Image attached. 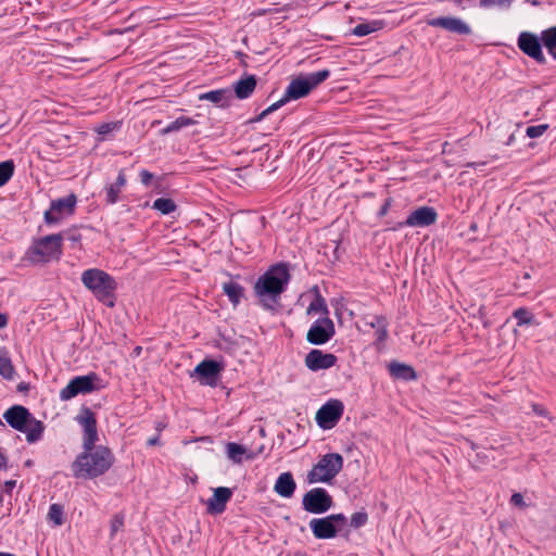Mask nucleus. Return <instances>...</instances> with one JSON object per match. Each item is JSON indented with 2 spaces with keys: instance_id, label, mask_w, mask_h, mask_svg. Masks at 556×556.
<instances>
[{
  "instance_id": "obj_39",
  "label": "nucleus",
  "mask_w": 556,
  "mask_h": 556,
  "mask_svg": "<svg viewBox=\"0 0 556 556\" xmlns=\"http://www.w3.org/2000/svg\"><path fill=\"white\" fill-rule=\"evenodd\" d=\"M121 189L110 184L105 187V202L108 204H115L119 200Z\"/></svg>"
},
{
  "instance_id": "obj_40",
  "label": "nucleus",
  "mask_w": 556,
  "mask_h": 556,
  "mask_svg": "<svg viewBox=\"0 0 556 556\" xmlns=\"http://www.w3.org/2000/svg\"><path fill=\"white\" fill-rule=\"evenodd\" d=\"M513 0H480L479 5L483 9L493 7L507 9L510 7Z\"/></svg>"
},
{
  "instance_id": "obj_23",
  "label": "nucleus",
  "mask_w": 556,
  "mask_h": 556,
  "mask_svg": "<svg viewBox=\"0 0 556 556\" xmlns=\"http://www.w3.org/2000/svg\"><path fill=\"white\" fill-rule=\"evenodd\" d=\"M224 294L227 295L232 307L236 308L244 298L245 289L235 280L226 281L222 285Z\"/></svg>"
},
{
  "instance_id": "obj_29",
  "label": "nucleus",
  "mask_w": 556,
  "mask_h": 556,
  "mask_svg": "<svg viewBox=\"0 0 556 556\" xmlns=\"http://www.w3.org/2000/svg\"><path fill=\"white\" fill-rule=\"evenodd\" d=\"M195 123L197 122L193 118H191L189 116L181 115V116L177 117L175 121L170 122L165 128H163L161 130V134L168 135L172 132H176L185 127L192 126Z\"/></svg>"
},
{
  "instance_id": "obj_16",
  "label": "nucleus",
  "mask_w": 556,
  "mask_h": 556,
  "mask_svg": "<svg viewBox=\"0 0 556 556\" xmlns=\"http://www.w3.org/2000/svg\"><path fill=\"white\" fill-rule=\"evenodd\" d=\"M517 46L521 52L533 59L539 64L546 63V58L542 51L543 42L541 40V36L539 37L530 31H521L517 39Z\"/></svg>"
},
{
  "instance_id": "obj_36",
  "label": "nucleus",
  "mask_w": 556,
  "mask_h": 556,
  "mask_svg": "<svg viewBox=\"0 0 556 556\" xmlns=\"http://www.w3.org/2000/svg\"><path fill=\"white\" fill-rule=\"evenodd\" d=\"M63 515H64V509L61 504L55 503V504L50 505L49 511H48L49 521L53 522L55 526H61L64 522Z\"/></svg>"
},
{
  "instance_id": "obj_20",
  "label": "nucleus",
  "mask_w": 556,
  "mask_h": 556,
  "mask_svg": "<svg viewBox=\"0 0 556 556\" xmlns=\"http://www.w3.org/2000/svg\"><path fill=\"white\" fill-rule=\"evenodd\" d=\"M232 496V491L226 486H218L214 490L213 496L207 501L206 510L211 515H220L226 510L227 503Z\"/></svg>"
},
{
  "instance_id": "obj_9",
  "label": "nucleus",
  "mask_w": 556,
  "mask_h": 556,
  "mask_svg": "<svg viewBox=\"0 0 556 556\" xmlns=\"http://www.w3.org/2000/svg\"><path fill=\"white\" fill-rule=\"evenodd\" d=\"M99 380L100 379L96 372H90L85 376H76L60 391V400L70 401L78 394L91 393L99 389L94 384V382Z\"/></svg>"
},
{
  "instance_id": "obj_46",
  "label": "nucleus",
  "mask_w": 556,
  "mask_h": 556,
  "mask_svg": "<svg viewBox=\"0 0 556 556\" xmlns=\"http://www.w3.org/2000/svg\"><path fill=\"white\" fill-rule=\"evenodd\" d=\"M392 204V199L388 198L378 211V216L383 217L388 214Z\"/></svg>"
},
{
  "instance_id": "obj_13",
  "label": "nucleus",
  "mask_w": 556,
  "mask_h": 556,
  "mask_svg": "<svg viewBox=\"0 0 556 556\" xmlns=\"http://www.w3.org/2000/svg\"><path fill=\"white\" fill-rule=\"evenodd\" d=\"M223 370V363L214 359H204L195 366L190 377H197L202 386L216 387Z\"/></svg>"
},
{
  "instance_id": "obj_17",
  "label": "nucleus",
  "mask_w": 556,
  "mask_h": 556,
  "mask_svg": "<svg viewBox=\"0 0 556 556\" xmlns=\"http://www.w3.org/2000/svg\"><path fill=\"white\" fill-rule=\"evenodd\" d=\"M438 219L437 211L431 206H421L413 211L405 222L399 223L392 227L393 230L401 229L403 227H428L434 224Z\"/></svg>"
},
{
  "instance_id": "obj_10",
  "label": "nucleus",
  "mask_w": 556,
  "mask_h": 556,
  "mask_svg": "<svg viewBox=\"0 0 556 556\" xmlns=\"http://www.w3.org/2000/svg\"><path fill=\"white\" fill-rule=\"evenodd\" d=\"M77 204V197L71 193L66 197L52 200L50 208L43 214L47 225H56L62 218L74 214Z\"/></svg>"
},
{
  "instance_id": "obj_53",
  "label": "nucleus",
  "mask_w": 556,
  "mask_h": 556,
  "mask_svg": "<svg viewBox=\"0 0 556 556\" xmlns=\"http://www.w3.org/2000/svg\"><path fill=\"white\" fill-rule=\"evenodd\" d=\"M15 484H16V481H14V480H10V481L5 482V486L9 490L13 489L15 486Z\"/></svg>"
},
{
  "instance_id": "obj_42",
  "label": "nucleus",
  "mask_w": 556,
  "mask_h": 556,
  "mask_svg": "<svg viewBox=\"0 0 556 556\" xmlns=\"http://www.w3.org/2000/svg\"><path fill=\"white\" fill-rule=\"evenodd\" d=\"M58 235H63V241L67 240L72 243L79 242L81 240V235L76 229H67Z\"/></svg>"
},
{
  "instance_id": "obj_4",
  "label": "nucleus",
  "mask_w": 556,
  "mask_h": 556,
  "mask_svg": "<svg viewBox=\"0 0 556 556\" xmlns=\"http://www.w3.org/2000/svg\"><path fill=\"white\" fill-rule=\"evenodd\" d=\"M3 419L14 430L26 434L29 444L37 443L43 437L45 425L23 405H13L3 413Z\"/></svg>"
},
{
  "instance_id": "obj_34",
  "label": "nucleus",
  "mask_w": 556,
  "mask_h": 556,
  "mask_svg": "<svg viewBox=\"0 0 556 556\" xmlns=\"http://www.w3.org/2000/svg\"><path fill=\"white\" fill-rule=\"evenodd\" d=\"M15 370L12 365V362L5 352L0 353V376H2L7 380H12L14 378Z\"/></svg>"
},
{
  "instance_id": "obj_22",
  "label": "nucleus",
  "mask_w": 556,
  "mask_h": 556,
  "mask_svg": "<svg viewBox=\"0 0 556 556\" xmlns=\"http://www.w3.org/2000/svg\"><path fill=\"white\" fill-rule=\"evenodd\" d=\"M366 325L376 330L375 345L379 348L388 339V319L382 315H374Z\"/></svg>"
},
{
  "instance_id": "obj_37",
  "label": "nucleus",
  "mask_w": 556,
  "mask_h": 556,
  "mask_svg": "<svg viewBox=\"0 0 556 556\" xmlns=\"http://www.w3.org/2000/svg\"><path fill=\"white\" fill-rule=\"evenodd\" d=\"M124 528V515L115 514L110 522V536L111 539L115 538L118 531Z\"/></svg>"
},
{
  "instance_id": "obj_1",
  "label": "nucleus",
  "mask_w": 556,
  "mask_h": 556,
  "mask_svg": "<svg viewBox=\"0 0 556 556\" xmlns=\"http://www.w3.org/2000/svg\"><path fill=\"white\" fill-rule=\"evenodd\" d=\"M291 275L289 264L280 262L271 265L254 283L253 291L257 304L265 311H276L281 294L287 290Z\"/></svg>"
},
{
  "instance_id": "obj_52",
  "label": "nucleus",
  "mask_w": 556,
  "mask_h": 556,
  "mask_svg": "<svg viewBox=\"0 0 556 556\" xmlns=\"http://www.w3.org/2000/svg\"><path fill=\"white\" fill-rule=\"evenodd\" d=\"M28 389H29V384L26 382H21L17 384V391H20V392L28 391Z\"/></svg>"
},
{
  "instance_id": "obj_21",
  "label": "nucleus",
  "mask_w": 556,
  "mask_h": 556,
  "mask_svg": "<svg viewBox=\"0 0 556 556\" xmlns=\"http://www.w3.org/2000/svg\"><path fill=\"white\" fill-rule=\"evenodd\" d=\"M295 489L296 483L293 479L292 473L289 471L280 473L274 485V491L285 498L292 497Z\"/></svg>"
},
{
  "instance_id": "obj_49",
  "label": "nucleus",
  "mask_w": 556,
  "mask_h": 556,
  "mask_svg": "<svg viewBox=\"0 0 556 556\" xmlns=\"http://www.w3.org/2000/svg\"><path fill=\"white\" fill-rule=\"evenodd\" d=\"M8 468V457L0 448V470H5Z\"/></svg>"
},
{
  "instance_id": "obj_35",
  "label": "nucleus",
  "mask_w": 556,
  "mask_h": 556,
  "mask_svg": "<svg viewBox=\"0 0 556 556\" xmlns=\"http://www.w3.org/2000/svg\"><path fill=\"white\" fill-rule=\"evenodd\" d=\"M14 169L15 165L12 160L0 163V187L4 186L12 178Z\"/></svg>"
},
{
  "instance_id": "obj_14",
  "label": "nucleus",
  "mask_w": 556,
  "mask_h": 556,
  "mask_svg": "<svg viewBox=\"0 0 556 556\" xmlns=\"http://www.w3.org/2000/svg\"><path fill=\"white\" fill-rule=\"evenodd\" d=\"M344 405L340 400L327 401L316 413V422L324 429H332L341 419Z\"/></svg>"
},
{
  "instance_id": "obj_32",
  "label": "nucleus",
  "mask_w": 556,
  "mask_h": 556,
  "mask_svg": "<svg viewBox=\"0 0 556 556\" xmlns=\"http://www.w3.org/2000/svg\"><path fill=\"white\" fill-rule=\"evenodd\" d=\"M513 317L517 320L518 326L538 325L534 315L526 307H518L514 311Z\"/></svg>"
},
{
  "instance_id": "obj_44",
  "label": "nucleus",
  "mask_w": 556,
  "mask_h": 556,
  "mask_svg": "<svg viewBox=\"0 0 556 556\" xmlns=\"http://www.w3.org/2000/svg\"><path fill=\"white\" fill-rule=\"evenodd\" d=\"M139 176H140L141 184L144 185L146 187L150 186V184L154 177V175L147 169H141L139 173Z\"/></svg>"
},
{
  "instance_id": "obj_45",
  "label": "nucleus",
  "mask_w": 556,
  "mask_h": 556,
  "mask_svg": "<svg viewBox=\"0 0 556 556\" xmlns=\"http://www.w3.org/2000/svg\"><path fill=\"white\" fill-rule=\"evenodd\" d=\"M113 185L115 187H117L118 189L123 190V188L125 187L126 185V176H125V173L124 170H119L118 175H117V178L115 180V182H113Z\"/></svg>"
},
{
  "instance_id": "obj_54",
  "label": "nucleus",
  "mask_w": 556,
  "mask_h": 556,
  "mask_svg": "<svg viewBox=\"0 0 556 556\" xmlns=\"http://www.w3.org/2000/svg\"><path fill=\"white\" fill-rule=\"evenodd\" d=\"M135 352L137 353V355H139V354H140V352H141V348H140V346H137V348L135 349Z\"/></svg>"
},
{
  "instance_id": "obj_41",
  "label": "nucleus",
  "mask_w": 556,
  "mask_h": 556,
  "mask_svg": "<svg viewBox=\"0 0 556 556\" xmlns=\"http://www.w3.org/2000/svg\"><path fill=\"white\" fill-rule=\"evenodd\" d=\"M548 128L547 124H540L527 127L526 134L530 138L541 137Z\"/></svg>"
},
{
  "instance_id": "obj_38",
  "label": "nucleus",
  "mask_w": 556,
  "mask_h": 556,
  "mask_svg": "<svg viewBox=\"0 0 556 556\" xmlns=\"http://www.w3.org/2000/svg\"><path fill=\"white\" fill-rule=\"evenodd\" d=\"M368 521V514L364 510L356 511L351 516L350 525L354 529L364 527Z\"/></svg>"
},
{
  "instance_id": "obj_11",
  "label": "nucleus",
  "mask_w": 556,
  "mask_h": 556,
  "mask_svg": "<svg viewBox=\"0 0 556 556\" xmlns=\"http://www.w3.org/2000/svg\"><path fill=\"white\" fill-rule=\"evenodd\" d=\"M74 419L83 429V448L90 450L99 441L96 414L81 406Z\"/></svg>"
},
{
  "instance_id": "obj_8",
  "label": "nucleus",
  "mask_w": 556,
  "mask_h": 556,
  "mask_svg": "<svg viewBox=\"0 0 556 556\" xmlns=\"http://www.w3.org/2000/svg\"><path fill=\"white\" fill-rule=\"evenodd\" d=\"M348 519L343 514H332L323 518H313L308 526L318 540L333 539L346 526Z\"/></svg>"
},
{
  "instance_id": "obj_31",
  "label": "nucleus",
  "mask_w": 556,
  "mask_h": 556,
  "mask_svg": "<svg viewBox=\"0 0 556 556\" xmlns=\"http://www.w3.org/2000/svg\"><path fill=\"white\" fill-rule=\"evenodd\" d=\"M247 453V448L236 442H228L226 444L227 457L236 464H241L243 455Z\"/></svg>"
},
{
  "instance_id": "obj_43",
  "label": "nucleus",
  "mask_w": 556,
  "mask_h": 556,
  "mask_svg": "<svg viewBox=\"0 0 556 556\" xmlns=\"http://www.w3.org/2000/svg\"><path fill=\"white\" fill-rule=\"evenodd\" d=\"M117 128V123H105V124H102L98 129V134L100 136H103L105 137L108 134H110L111 131H113L114 129Z\"/></svg>"
},
{
  "instance_id": "obj_51",
  "label": "nucleus",
  "mask_w": 556,
  "mask_h": 556,
  "mask_svg": "<svg viewBox=\"0 0 556 556\" xmlns=\"http://www.w3.org/2000/svg\"><path fill=\"white\" fill-rule=\"evenodd\" d=\"M8 321V316L5 314L0 313V329L7 327Z\"/></svg>"
},
{
  "instance_id": "obj_6",
  "label": "nucleus",
  "mask_w": 556,
  "mask_h": 556,
  "mask_svg": "<svg viewBox=\"0 0 556 556\" xmlns=\"http://www.w3.org/2000/svg\"><path fill=\"white\" fill-rule=\"evenodd\" d=\"M63 235H48L34 240L26 251L27 260L33 264L59 261L63 254Z\"/></svg>"
},
{
  "instance_id": "obj_50",
  "label": "nucleus",
  "mask_w": 556,
  "mask_h": 556,
  "mask_svg": "<svg viewBox=\"0 0 556 556\" xmlns=\"http://www.w3.org/2000/svg\"><path fill=\"white\" fill-rule=\"evenodd\" d=\"M159 443H160V437H159V434H156V435H154V437L150 438V439L147 441V445H148V446H154V445H156V444H159Z\"/></svg>"
},
{
  "instance_id": "obj_2",
  "label": "nucleus",
  "mask_w": 556,
  "mask_h": 556,
  "mask_svg": "<svg viewBox=\"0 0 556 556\" xmlns=\"http://www.w3.org/2000/svg\"><path fill=\"white\" fill-rule=\"evenodd\" d=\"M115 462L112 451L104 445H93L90 450L83 448L72 463L74 477L78 479H96L110 470Z\"/></svg>"
},
{
  "instance_id": "obj_7",
  "label": "nucleus",
  "mask_w": 556,
  "mask_h": 556,
  "mask_svg": "<svg viewBox=\"0 0 556 556\" xmlns=\"http://www.w3.org/2000/svg\"><path fill=\"white\" fill-rule=\"evenodd\" d=\"M343 457L339 453H328L307 473L308 483L330 482L342 470Z\"/></svg>"
},
{
  "instance_id": "obj_15",
  "label": "nucleus",
  "mask_w": 556,
  "mask_h": 556,
  "mask_svg": "<svg viewBox=\"0 0 556 556\" xmlns=\"http://www.w3.org/2000/svg\"><path fill=\"white\" fill-rule=\"evenodd\" d=\"M336 333V327L329 317L316 319L306 333V341L313 345H324L329 342Z\"/></svg>"
},
{
  "instance_id": "obj_48",
  "label": "nucleus",
  "mask_w": 556,
  "mask_h": 556,
  "mask_svg": "<svg viewBox=\"0 0 556 556\" xmlns=\"http://www.w3.org/2000/svg\"><path fill=\"white\" fill-rule=\"evenodd\" d=\"M532 409L533 412L539 415V416H544L546 417L547 416V412L544 407H542L541 405H538V404H533L532 405Z\"/></svg>"
},
{
  "instance_id": "obj_25",
  "label": "nucleus",
  "mask_w": 556,
  "mask_h": 556,
  "mask_svg": "<svg viewBox=\"0 0 556 556\" xmlns=\"http://www.w3.org/2000/svg\"><path fill=\"white\" fill-rule=\"evenodd\" d=\"M389 371L393 378L404 381H412L417 378L416 371L412 366L397 362L389 364Z\"/></svg>"
},
{
  "instance_id": "obj_3",
  "label": "nucleus",
  "mask_w": 556,
  "mask_h": 556,
  "mask_svg": "<svg viewBox=\"0 0 556 556\" xmlns=\"http://www.w3.org/2000/svg\"><path fill=\"white\" fill-rule=\"evenodd\" d=\"M330 76V71L325 68L318 72L309 73L306 75H299L294 79L290 81L288 85L285 94L282 98L271 105H269L267 109L262 111L257 116L250 119V123H258L263 121L267 115L271 114L273 112L277 111L281 106H283L286 103H288L291 100H299L315 89L317 86H319L321 83H324L326 79H328Z\"/></svg>"
},
{
  "instance_id": "obj_30",
  "label": "nucleus",
  "mask_w": 556,
  "mask_h": 556,
  "mask_svg": "<svg viewBox=\"0 0 556 556\" xmlns=\"http://www.w3.org/2000/svg\"><path fill=\"white\" fill-rule=\"evenodd\" d=\"M382 27L383 23L381 21L359 23L353 28L352 34L357 37H364L381 29Z\"/></svg>"
},
{
  "instance_id": "obj_12",
  "label": "nucleus",
  "mask_w": 556,
  "mask_h": 556,
  "mask_svg": "<svg viewBox=\"0 0 556 556\" xmlns=\"http://www.w3.org/2000/svg\"><path fill=\"white\" fill-rule=\"evenodd\" d=\"M332 505L333 500L324 488H314L307 491L302 498L303 509L311 514H324L328 511Z\"/></svg>"
},
{
  "instance_id": "obj_24",
  "label": "nucleus",
  "mask_w": 556,
  "mask_h": 556,
  "mask_svg": "<svg viewBox=\"0 0 556 556\" xmlns=\"http://www.w3.org/2000/svg\"><path fill=\"white\" fill-rule=\"evenodd\" d=\"M320 314L321 317H329V308L325 298L320 294L317 287H314V295L306 308L307 316Z\"/></svg>"
},
{
  "instance_id": "obj_33",
  "label": "nucleus",
  "mask_w": 556,
  "mask_h": 556,
  "mask_svg": "<svg viewBox=\"0 0 556 556\" xmlns=\"http://www.w3.org/2000/svg\"><path fill=\"white\" fill-rule=\"evenodd\" d=\"M152 208L159 211L163 215H168L176 211V203L169 198H157L152 205Z\"/></svg>"
},
{
  "instance_id": "obj_28",
  "label": "nucleus",
  "mask_w": 556,
  "mask_h": 556,
  "mask_svg": "<svg viewBox=\"0 0 556 556\" xmlns=\"http://www.w3.org/2000/svg\"><path fill=\"white\" fill-rule=\"evenodd\" d=\"M541 40L547 52L556 60V26L542 30Z\"/></svg>"
},
{
  "instance_id": "obj_26",
  "label": "nucleus",
  "mask_w": 556,
  "mask_h": 556,
  "mask_svg": "<svg viewBox=\"0 0 556 556\" xmlns=\"http://www.w3.org/2000/svg\"><path fill=\"white\" fill-rule=\"evenodd\" d=\"M256 87V78L254 75H249L233 85V90L238 99L249 98Z\"/></svg>"
},
{
  "instance_id": "obj_47",
  "label": "nucleus",
  "mask_w": 556,
  "mask_h": 556,
  "mask_svg": "<svg viewBox=\"0 0 556 556\" xmlns=\"http://www.w3.org/2000/svg\"><path fill=\"white\" fill-rule=\"evenodd\" d=\"M510 503L514 504L515 506H520V507H525L526 506V503L523 501V496L520 493L513 494L511 497H510Z\"/></svg>"
},
{
  "instance_id": "obj_18",
  "label": "nucleus",
  "mask_w": 556,
  "mask_h": 556,
  "mask_svg": "<svg viewBox=\"0 0 556 556\" xmlns=\"http://www.w3.org/2000/svg\"><path fill=\"white\" fill-rule=\"evenodd\" d=\"M337 361L338 358L334 354L313 349L305 355L304 364L311 371L316 372L333 367Z\"/></svg>"
},
{
  "instance_id": "obj_27",
  "label": "nucleus",
  "mask_w": 556,
  "mask_h": 556,
  "mask_svg": "<svg viewBox=\"0 0 556 556\" xmlns=\"http://www.w3.org/2000/svg\"><path fill=\"white\" fill-rule=\"evenodd\" d=\"M199 98L200 100L211 101L219 106H226L232 99V93L227 89H217L202 93Z\"/></svg>"
},
{
  "instance_id": "obj_5",
  "label": "nucleus",
  "mask_w": 556,
  "mask_h": 556,
  "mask_svg": "<svg viewBox=\"0 0 556 556\" xmlns=\"http://www.w3.org/2000/svg\"><path fill=\"white\" fill-rule=\"evenodd\" d=\"M81 282L100 302L114 306L117 283L111 275L98 268L86 269L81 274Z\"/></svg>"
},
{
  "instance_id": "obj_19",
  "label": "nucleus",
  "mask_w": 556,
  "mask_h": 556,
  "mask_svg": "<svg viewBox=\"0 0 556 556\" xmlns=\"http://www.w3.org/2000/svg\"><path fill=\"white\" fill-rule=\"evenodd\" d=\"M427 24L458 35H469L471 33L469 25L459 17L440 16L428 20Z\"/></svg>"
}]
</instances>
